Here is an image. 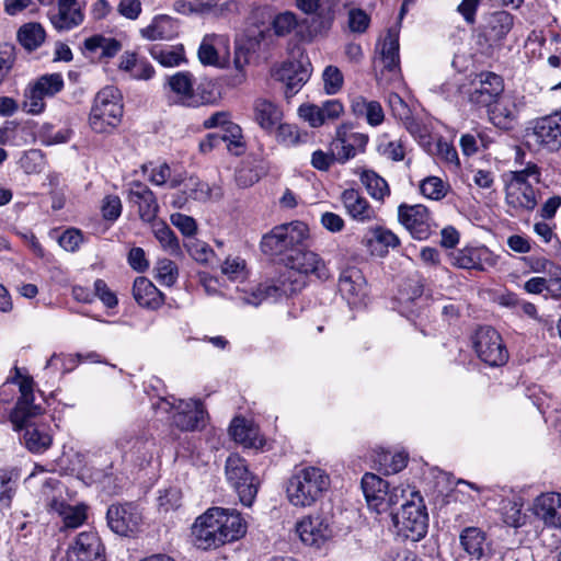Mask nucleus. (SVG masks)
Listing matches in <instances>:
<instances>
[{
  "mask_svg": "<svg viewBox=\"0 0 561 561\" xmlns=\"http://www.w3.org/2000/svg\"><path fill=\"white\" fill-rule=\"evenodd\" d=\"M153 234L160 245L172 255L181 253L179 239L174 231L164 222H160L153 227Z\"/></svg>",
  "mask_w": 561,
  "mask_h": 561,
  "instance_id": "37998d69",
  "label": "nucleus"
},
{
  "mask_svg": "<svg viewBox=\"0 0 561 561\" xmlns=\"http://www.w3.org/2000/svg\"><path fill=\"white\" fill-rule=\"evenodd\" d=\"M16 38L27 51H34L44 44L46 31L41 23L28 22L18 30Z\"/></svg>",
  "mask_w": 561,
  "mask_h": 561,
  "instance_id": "f704fd0d",
  "label": "nucleus"
},
{
  "mask_svg": "<svg viewBox=\"0 0 561 561\" xmlns=\"http://www.w3.org/2000/svg\"><path fill=\"white\" fill-rule=\"evenodd\" d=\"M149 51L151 57L164 67H175L185 61L184 48L182 45H152Z\"/></svg>",
  "mask_w": 561,
  "mask_h": 561,
  "instance_id": "e433bc0d",
  "label": "nucleus"
},
{
  "mask_svg": "<svg viewBox=\"0 0 561 561\" xmlns=\"http://www.w3.org/2000/svg\"><path fill=\"white\" fill-rule=\"evenodd\" d=\"M341 201L350 217L358 222H369L377 218L375 209L357 190H345Z\"/></svg>",
  "mask_w": 561,
  "mask_h": 561,
  "instance_id": "a878e982",
  "label": "nucleus"
},
{
  "mask_svg": "<svg viewBox=\"0 0 561 561\" xmlns=\"http://www.w3.org/2000/svg\"><path fill=\"white\" fill-rule=\"evenodd\" d=\"M459 540L466 553L476 560L483 558L489 549L486 534L479 527H466L460 533Z\"/></svg>",
  "mask_w": 561,
  "mask_h": 561,
  "instance_id": "7c9ffc66",
  "label": "nucleus"
},
{
  "mask_svg": "<svg viewBox=\"0 0 561 561\" xmlns=\"http://www.w3.org/2000/svg\"><path fill=\"white\" fill-rule=\"evenodd\" d=\"M369 16L362 9H353L348 13V25L353 32L364 33L369 25Z\"/></svg>",
  "mask_w": 561,
  "mask_h": 561,
  "instance_id": "338daca9",
  "label": "nucleus"
},
{
  "mask_svg": "<svg viewBox=\"0 0 561 561\" xmlns=\"http://www.w3.org/2000/svg\"><path fill=\"white\" fill-rule=\"evenodd\" d=\"M215 35H206L198 48V59L203 65L216 66L219 62L218 51L214 46Z\"/></svg>",
  "mask_w": 561,
  "mask_h": 561,
  "instance_id": "8fccbe9b",
  "label": "nucleus"
},
{
  "mask_svg": "<svg viewBox=\"0 0 561 561\" xmlns=\"http://www.w3.org/2000/svg\"><path fill=\"white\" fill-rule=\"evenodd\" d=\"M360 182L366 187L368 194L377 201H383V198L390 194L387 181L375 171H363Z\"/></svg>",
  "mask_w": 561,
  "mask_h": 561,
  "instance_id": "ea45409f",
  "label": "nucleus"
},
{
  "mask_svg": "<svg viewBox=\"0 0 561 561\" xmlns=\"http://www.w3.org/2000/svg\"><path fill=\"white\" fill-rule=\"evenodd\" d=\"M505 204L511 216L531 213L538 205L537 193L531 187L505 186Z\"/></svg>",
  "mask_w": 561,
  "mask_h": 561,
  "instance_id": "b1692460",
  "label": "nucleus"
},
{
  "mask_svg": "<svg viewBox=\"0 0 561 561\" xmlns=\"http://www.w3.org/2000/svg\"><path fill=\"white\" fill-rule=\"evenodd\" d=\"M360 484L368 506L378 514L392 510L405 492L399 486L390 490L388 481L370 472L363 476Z\"/></svg>",
  "mask_w": 561,
  "mask_h": 561,
  "instance_id": "0eeeda50",
  "label": "nucleus"
},
{
  "mask_svg": "<svg viewBox=\"0 0 561 561\" xmlns=\"http://www.w3.org/2000/svg\"><path fill=\"white\" fill-rule=\"evenodd\" d=\"M194 77L190 71H179L167 79L170 90L178 96V103L187 107H198L213 101L211 93L194 91ZM199 91V88L197 89Z\"/></svg>",
  "mask_w": 561,
  "mask_h": 561,
  "instance_id": "4468645a",
  "label": "nucleus"
},
{
  "mask_svg": "<svg viewBox=\"0 0 561 561\" xmlns=\"http://www.w3.org/2000/svg\"><path fill=\"white\" fill-rule=\"evenodd\" d=\"M102 216L105 220L115 221L122 214V202L117 195H107L102 203Z\"/></svg>",
  "mask_w": 561,
  "mask_h": 561,
  "instance_id": "13d9d810",
  "label": "nucleus"
},
{
  "mask_svg": "<svg viewBox=\"0 0 561 561\" xmlns=\"http://www.w3.org/2000/svg\"><path fill=\"white\" fill-rule=\"evenodd\" d=\"M127 202L137 210L145 222H152L159 213V204L154 193L142 182L133 181L128 184Z\"/></svg>",
  "mask_w": 561,
  "mask_h": 561,
  "instance_id": "f3484780",
  "label": "nucleus"
},
{
  "mask_svg": "<svg viewBox=\"0 0 561 561\" xmlns=\"http://www.w3.org/2000/svg\"><path fill=\"white\" fill-rule=\"evenodd\" d=\"M25 101L23 103V110L30 114H39L44 111L45 102L44 98L45 95L43 93H39V91L36 90L33 85H30L25 90Z\"/></svg>",
  "mask_w": 561,
  "mask_h": 561,
  "instance_id": "864d4df0",
  "label": "nucleus"
},
{
  "mask_svg": "<svg viewBox=\"0 0 561 561\" xmlns=\"http://www.w3.org/2000/svg\"><path fill=\"white\" fill-rule=\"evenodd\" d=\"M534 513L546 526L561 530V493L548 492L537 496Z\"/></svg>",
  "mask_w": 561,
  "mask_h": 561,
  "instance_id": "5701e85b",
  "label": "nucleus"
},
{
  "mask_svg": "<svg viewBox=\"0 0 561 561\" xmlns=\"http://www.w3.org/2000/svg\"><path fill=\"white\" fill-rule=\"evenodd\" d=\"M296 531L305 545L316 548L322 547L333 535L329 518L319 513L304 516L297 522Z\"/></svg>",
  "mask_w": 561,
  "mask_h": 561,
  "instance_id": "2eb2a0df",
  "label": "nucleus"
},
{
  "mask_svg": "<svg viewBox=\"0 0 561 561\" xmlns=\"http://www.w3.org/2000/svg\"><path fill=\"white\" fill-rule=\"evenodd\" d=\"M60 515L66 528H77L87 519V507L84 505L61 506Z\"/></svg>",
  "mask_w": 561,
  "mask_h": 561,
  "instance_id": "de8ad7c7",
  "label": "nucleus"
},
{
  "mask_svg": "<svg viewBox=\"0 0 561 561\" xmlns=\"http://www.w3.org/2000/svg\"><path fill=\"white\" fill-rule=\"evenodd\" d=\"M339 290L348 304H357L366 294V279L355 266L344 268L339 277Z\"/></svg>",
  "mask_w": 561,
  "mask_h": 561,
  "instance_id": "393cba45",
  "label": "nucleus"
},
{
  "mask_svg": "<svg viewBox=\"0 0 561 561\" xmlns=\"http://www.w3.org/2000/svg\"><path fill=\"white\" fill-rule=\"evenodd\" d=\"M32 85L45 96H54L64 89L65 83L62 76L55 72L41 76Z\"/></svg>",
  "mask_w": 561,
  "mask_h": 561,
  "instance_id": "a18cd8bd",
  "label": "nucleus"
},
{
  "mask_svg": "<svg viewBox=\"0 0 561 561\" xmlns=\"http://www.w3.org/2000/svg\"><path fill=\"white\" fill-rule=\"evenodd\" d=\"M299 115L312 127H319L325 123L321 107L318 105H301L299 107Z\"/></svg>",
  "mask_w": 561,
  "mask_h": 561,
  "instance_id": "052dcab7",
  "label": "nucleus"
},
{
  "mask_svg": "<svg viewBox=\"0 0 561 561\" xmlns=\"http://www.w3.org/2000/svg\"><path fill=\"white\" fill-rule=\"evenodd\" d=\"M520 499H505L501 502V514L503 522L514 528L522 527L526 523V514L522 512Z\"/></svg>",
  "mask_w": 561,
  "mask_h": 561,
  "instance_id": "58836bf2",
  "label": "nucleus"
},
{
  "mask_svg": "<svg viewBox=\"0 0 561 561\" xmlns=\"http://www.w3.org/2000/svg\"><path fill=\"white\" fill-rule=\"evenodd\" d=\"M186 248L190 255L197 262H207L213 254L211 249L206 243L197 240L187 243Z\"/></svg>",
  "mask_w": 561,
  "mask_h": 561,
  "instance_id": "774afa93",
  "label": "nucleus"
},
{
  "mask_svg": "<svg viewBox=\"0 0 561 561\" xmlns=\"http://www.w3.org/2000/svg\"><path fill=\"white\" fill-rule=\"evenodd\" d=\"M84 48L91 53L101 49V57L112 58L122 49V44L116 38L93 35L84 41Z\"/></svg>",
  "mask_w": 561,
  "mask_h": 561,
  "instance_id": "4c0bfd02",
  "label": "nucleus"
},
{
  "mask_svg": "<svg viewBox=\"0 0 561 561\" xmlns=\"http://www.w3.org/2000/svg\"><path fill=\"white\" fill-rule=\"evenodd\" d=\"M477 356L491 367H500L508 360V351L500 333L491 327H480L472 336Z\"/></svg>",
  "mask_w": 561,
  "mask_h": 561,
  "instance_id": "9b49d317",
  "label": "nucleus"
},
{
  "mask_svg": "<svg viewBox=\"0 0 561 561\" xmlns=\"http://www.w3.org/2000/svg\"><path fill=\"white\" fill-rule=\"evenodd\" d=\"M144 38L149 41L172 39L179 33V24L175 19L168 15H159L150 25L140 30Z\"/></svg>",
  "mask_w": 561,
  "mask_h": 561,
  "instance_id": "2f4dec72",
  "label": "nucleus"
},
{
  "mask_svg": "<svg viewBox=\"0 0 561 561\" xmlns=\"http://www.w3.org/2000/svg\"><path fill=\"white\" fill-rule=\"evenodd\" d=\"M254 119L264 130L271 131L279 124L283 112L272 101L257 99L253 105Z\"/></svg>",
  "mask_w": 561,
  "mask_h": 561,
  "instance_id": "473e14b6",
  "label": "nucleus"
},
{
  "mask_svg": "<svg viewBox=\"0 0 561 561\" xmlns=\"http://www.w3.org/2000/svg\"><path fill=\"white\" fill-rule=\"evenodd\" d=\"M171 222L175 226L184 236L191 237L195 234L197 230L196 221L193 217L184 214H172Z\"/></svg>",
  "mask_w": 561,
  "mask_h": 561,
  "instance_id": "e2e57ef3",
  "label": "nucleus"
},
{
  "mask_svg": "<svg viewBox=\"0 0 561 561\" xmlns=\"http://www.w3.org/2000/svg\"><path fill=\"white\" fill-rule=\"evenodd\" d=\"M106 519L108 527L119 536H131L141 524V515L130 504H113L107 508Z\"/></svg>",
  "mask_w": 561,
  "mask_h": 561,
  "instance_id": "a211bd4d",
  "label": "nucleus"
},
{
  "mask_svg": "<svg viewBox=\"0 0 561 561\" xmlns=\"http://www.w3.org/2000/svg\"><path fill=\"white\" fill-rule=\"evenodd\" d=\"M93 295L98 296L107 308H114L118 304L116 295L108 288L103 279L99 278L94 282Z\"/></svg>",
  "mask_w": 561,
  "mask_h": 561,
  "instance_id": "0e129e2a",
  "label": "nucleus"
},
{
  "mask_svg": "<svg viewBox=\"0 0 561 561\" xmlns=\"http://www.w3.org/2000/svg\"><path fill=\"white\" fill-rule=\"evenodd\" d=\"M322 78L324 83V91L328 94H335L343 87V75L341 70L335 66H328L323 71Z\"/></svg>",
  "mask_w": 561,
  "mask_h": 561,
  "instance_id": "603ef678",
  "label": "nucleus"
},
{
  "mask_svg": "<svg viewBox=\"0 0 561 561\" xmlns=\"http://www.w3.org/2000/svg\"><path fill=\"white\" fill-rule=\"evenodd\" d=\"M47 16L59 33L71 31L84 21V13L78 5V0H57V7L50 9Z\"/></svg>",
  "mask_w": 561,
  "mask_h": 561,
  "instance_id": "aec40b11",
  "label": "nucleus"
},
{
  "mask_svg": "<svg viewBox=\"0 0 561 561\" xmlns=\"http://www.w3.org/2000/svg\"><path fill=\"white\" fill-rule=\"evenodd\" d=\"M183 186V188L175 193L172 198V206L175 208H184L190 199L197 202H207L211 195V188L198 178L190 175L183 176L181 174L173 176L170 182L171 188Z\"/></svg>",
  "mask_w": 561,
  "mask_h": 561,
  "instance_id": "dca6fc26",
  "label": "nucleus"
},
{
  "mask_svg": "<svg viewBox=\"0 0 561 561\" xmlns=\"http://www.w3.org/2000/svg\"><path fill=\"white\" fill-rule=\"evenodd\" d=\"M119 91L107 85L99 91L90 111L89 124L95 133H111L118 126L123 116Z\"/></svg>",
  "mask_w": 561,
  "mask_h": 561,
  "instance_id": "39448f33",
  "label": "nucleus"
},
{
  "mask_svg": "<svg viewBox=\"0 0 561 561\" xmlns=\"http://www.w3.org/2000/svg\"><path fill=\"white\" fill-rule=\"evenodd\" d=\"M286 271L273 283L257 285L250 294L242 297L244 304L259 306L270 298L277 299L290 296L301 290L306 285V276L313 275L321 282L331 277L324 261L314 252L306 250L302 245L291 250L288 256L282 259Z\"/></svg>",
  "mask_w": 561,
  "mask_h": 561,
  "instance_id": "f257e3e1",
  "label": "nucleus"
},
{
  "mask_svg": "<svg viewBox=\"0 0 561 561\" xmlns=\"http://www.w3.org/2000/svg\"><path fill=\"white\" fill-rule=\"evenodd\" d=\"M68 561H105V548L94 531L80 533L67 551Z\"/></svg>",
  "mask_w": 561,
  "mask_h": 561,
  "instance_id": "6ab92c4d",
  "label": "nucleus"
},
{
  "mask_svg": "<svg viewBox=\"0 0 561 561\" xmlns=\"http://www.w3.org/2000/svg\"><path fill=\"white\" fill-rule=\"evenodd\" d=\"M127 262L129 266L138 273H144L149 268V261L146 257V253L144 249L139 247H134L129 250Z\"/></svg>",
  "mask_w": 561,
  "mask_h": 561,
  "instance_id": "680f3d73",
  "label": "nucleus"
},
{
  "mask_svg": "<svg viewBox=\"0 0 561 561\" xmlns=\"http://www.w3.org/2000/svg\"><path fill=\"white\" fill-rule=\"evenodd\" d=\"M83 242V234L79 229L69 228L58 238L59 245L69 252H76Z\"/></svg>",
  "mask_w": 561,
  "mask_h": 561,
  "instance_id": "6e6d98bb",
  "label": "nucleus"
},
{
  "mask_svg": "<svg viewBox=\"0 0 561 561\" xmlns=\"http://www.w3.org/2000/svg\"><path fill=\"white\" fill-rule=\"evenodd\" d=\"M388 103L394 117L399 118L400 121L410 119L411 110L399 94L390 93Z\"/></svg>",
  "mask_w": 561,
  "mask_h": 561,
  "instance_id": "69168bd1",
  "label": "nucleus"
},
{
  "mask_svg": "<svg viewBox=\"0 0 561 561\" xmlns=\"http://www.w3.org/2000/svg\"><path fill=\"white\" fill-rule=\"evenodd\" d=\"M16 60L15 47L11 44L0 45V85L9 77Z\"/></svg>",
  "mask_w": 561,
  "mask_h": 561,
  "instance_id": "09e8293b",
  "label": "nucleus"
},
{
  "mask_svg": "<svg viewBox=\"0 0 561 561\" xmlns=\"http://www.w3.org/2000/svg\"><path fill=\"white\" fill-rule=\"evenodd\" d=\"M526 137L538 150L551 153L561 150V111L531 121Z\"/></svg>",
  "mask_w": 561,
  "mask_h": 561,
  "instance_id": "6e6552de",
  "label": "nucleus"
},
{
  "mask_svg": "<svg viewBox=\"0 0 561 561\" xmlns=\"http://www.w3.org/2000/svg\"><path fill=\"white\" fill-rule=\"evenodd\" d=\"M21 396L9 414L15 432H22L21 443L32 454H44L53 444V436L45 425L36 424L32 419L43 413V408L34 403V381L31 376H22L15 368Z\"/></svg>",
  "mask_w": 561,
  "mask_h": 561,
  "instance_id": "f03ea898",
  "label": "nucleus"
},
{
  "mask_svg": "<svg viewBox=\"0 0 561 561\" xmlns=\"http://www.w3.org/2000/svg\"><path fill=\"white\" fill-rule=\"evenodd\" d=\"M308 237V226L302 221H291L274 227L261 240L264 254L278 256L279 261L288 256L291 250L302 245Z\"/></svg>",
  "mask_w": 561,
  "mask_h": 561,
  "instance_id": "423d86ee",
  "label": "nucleus"
},
{
  "mask_svg": "<svg viewBox=\"0 0 561 561\" xmlns=\"http://www.w3.org/2000/svg\"><path fill=\"white\" fill-rule=\"evenodd\" d=\"M448 187L442 179L428 176L421 182L420 191L425 197L439 201L446 196Z\"/></svg>",
  "mask_w": 561,
  "mask_h": 561,
  "instance_id": "49530a36",
  "label": "nucleus"
},
{
  "mask_svg": "<svg viewBox=\"0 0 561 561\" xmlns=\"http://www.w3.org/2000/svg\"><path fill=\"white\" fill-rule=\"evenodd\" d=\"M380 59L388 71H393L399 67V35L393 30L387 32L381 43Z\"/></svg>",
  "mask_w": 561,
  "mask_h": 561,
  "instance_id": "c9c22d12",
  "label": "nucleus"
},
{
  "mask_svg": "<svg viewBox=\"0 0 561 561\" xmlns=\"http://www.w3.org/2000/svg\"><path fill=\"white\" fill-rule=\"evenodd\" d=\"M330 477L321 468L306 467L296 471L288 480L286 495L296 507H310L317 503L330 488Z\"/></svg>",
  "mask_w": 561,
  "mask_h": 561,
  "instance_id": "20e7f679",
  "label": "nucleus"
},
{
  "mask_svg": "<svg viewBox=\"0 0 561 561\" xmlns=\"http://www.w3.org/2000/svg\"><path fill=\"white\" fill-rule=\"evenodd\" d=\"M297 25L296 16L291 12L278 14L273 21V28L276 35L285 36Z\"/></svg>",
  "mask_w": 561,
  "mask_h": 561,
  "instance_id": "bf43d9fd",
  "label": "nucleus"
},
{
  "mask_svg": "<svg viewBox=\"0 0 561 561\" xmlns=\"http://www.w3.org/2000/svg\"><path fill=\"white\" fill-rule=\"evenodd\" d=\"M219 140L227 142V149L236 156L241 154L244 150L242 130L240 126L234 123H228L227 126L224 127V134L221 136L216 134L209 135L207 141L201 142V150L204 152L210 150Z\"/></svg>",
  "mask_w": 561,
  "mask_h": 561,
  "instance_id": "c756f323",
  "label": "nucleus"
},
{
  "mask_svg": "<svg viewBox=\"0 0 561 561\" xmlns=\"http://www.w3.org/2000/svg\"><path fill=\"white\" fill-rule=\"evenodd\" d=\"M490 252L486 248H465L450 254L453 265L466 270H483Z\"/></svg>",
  "mask_w": 561,
  "mask_h": 561,
  "instance_id": "72a5a7b5",
  "label": "nucleus"
},
{
  "mask_svg": "<svg viewBox=\"0 0 561 561\" xmlns=\"http://www.w3.org/2000/svg\"><path fill=\"white\" fill-rule=\"evenodd\" d=\"M276 138L283 145L294 146L300 142V133L296 125L278 124Z\"/></svg>",
  "mask_w": 561,
  "mask_h": 561,
  "instance_id": "4d7b16f0",
  "label": "nucleus"
},
{
  "mask_svg": "<svg viewBox=\"0 0 561 561\" xmlns=\"http://www.w3.org/2000/svg\"><path fill=\"white\" fill-rule=\"evenodd\" d=\"M133 296L139 306L151 310H157L164 302V295L144 276L136 277Z\"/></svg>",
  "mask_w": 561,
  "mask_h": 561,
  "instance_id": "cd10ccee",
  "label": "nucleus"
},
{
  "mask_svg": "<svg viewBox=\"0 0 561 561\" xmlns=\"http://www.w3.org/2000/svg\"><path fill=\"white\" fill-rule=\"evenodd\" d=\"M277 78L285 83L284 94L286 99L293 98L309 79V71L300 64H285L276 73Z\"/></svg>",
  "mask_w": 561,
  "mask_h": 561,
  "instance_id": "c85d7f7f",
  "label": "nucleus"
},
{
  "mask_svg": "<svg viewBox=\"0 0 561 561\" xmlns=\"http://www.w3.org/2000/svg\"><path fill=\"white\" fill-rule=\"evenodd\" d=\"M514 24L513 15L506 11H495L484 19L479 41L484 39L489 47L500 45Z\"/></svg>",
  "mask_w": 561,
  "mask_h": 561,
  "instance_id": "4be33fe9",
  "label": "nucleus"
},
{
  "mask_svg": "<svg viewBox=\"0 0 561 561\" xmlns=\"http://www.w3.org/2000/svg\"><path fill=\"white\" fill-rule=\"evenodd\" d=\"M364 242L367 247L373 248L375 243L381 245L386 250L388 248H397L400 245V240L391 230L377 226L370 228L364 237Z\"/></svg>",
  "mask_w": 561,
  "mask_h": 561,
  "instance_id": "79ce46f5",
  "label": "nucleus"
},
{
  "mask_svg": "<svg viewBox=\"0 0 561 561\" xmlns=\"http://www.w3.org/2000/svg\"><path fill=\"white\" fill-rule=\"evenodd\" d=\"M488 114L495 127L508 131L518 124L519 108L515 101L500 98L488 108Z\"/></svg>",
  "mask_w": 561,
  "mask_h": 561,
  "instance_id": "bb28decb",
  "label": "nucleus"
},
{
  "mask_svg": "<svg viewBox=\"0 0 561 561\" xmlns=\"http://www.w3.org/2000/svg\"><path fill=\"white\" fill-rule=\"evenodd\" d=\"M230 435L232 438L248 448L256 446L257 431L249 425L243 417H234L230 425Z\"/></svg>",
  "mask_w": 561,
  "mask_h": 561,
  "instance_id": "a19ab883",
  "label": "nucleus"
},
{
  "mask_svg": "<svg viewBox=\"0 0 561 561\" xmlns=\"http://www.w3.org/2000/svg\"><path fill=\"white\" fill-rule=\"evenodd\" d=\"M331 150L335 154V160L339 163H345L351 158L356 156L355 145L346 136L345 131L337 129L336 138L331 142Z\"/></svg>",
  "mask_w": 561,
  "mask_h": 561,
  "instance_id": "c03bdc74",
  "label": "nucleus"
},
{
  "mask_svg": "<svg viewBox=\"0 0 561 561\" xmlns=\"http://www.w3.org/2000/svg\"><path fill=\"white\" fill-rule=\"evenodd\" d=\"M226 477L244 506H251L259 490L257 479L249 471L247 461L238 454L226 460Z\"/></svg>",
  "mask_w": 561,
  "mask_h": 561,
  "instance_id": "1a4fd4ad",
  "label": "nucleus"
},
{
  "mask_svg": "<svg viewBox=\"0 0 561 561\" xmlns=\"http://www.w3.org/2000/svg\"><path fill=\"white\" fill-rule=\"evenodd\" d=\"M504 82L494 72H482L479 80L466 91L467 100L474 108H490L502 95Z\"/></svg>",
  "mask_w": 561,
  "mask_h": 561,
  "instance_id": "ddd939ff",
  "label": "nucleus"
},
{
  "mask_svg": "<svg viewBox=\"0 0 561 561\" xmlns=\"http://www.w3.org/2000/svg\"><path fill=\"white\" fill-rule=\"evenodd\" d=\"M393 523L404 537L412 541L422 539L427 533L428 516L422 499L419 503L407 501L397 513L390 512Z\"/></svg>",
  "mask_w": 561,
  "mask_h": 561,
  "instance_id": "9d476101",
  "label": "nucleus"
},
{
  "mask_svg": "<svg viewBox=\"0 0 561 561\" xmlns=\"http://www.w3.org/2000/svg\"><path fill=\"white\" fill-rule=\"evenodd\" d=\"M152 407L167 413L176 409L173 415V423L181 431H194L205 424L206 411L199 400H191L188 402L179 400V404L175 405V402L160 398L157 402L152 403Z\"/></svg>",
  "mask_w": 561,
  "mask_h": 561,
  "instance_id": "f8f14e48",
  "label": "nucleus"
},
{
  "mask_svg": "<svg viewBox=\"0 0 561 561\" xmlns=\"http://www.w3.org/2000/svg\"><path fill=\"white\" fill-rule=\"evenodd\" d=\"M157 278L167 286H172L178 278L176 264L168 259L159 260L156 265Z\"/></svg>",
  "mask_w": 561,
  "mask_h": 561,
  "instance_id": "3c124183",
  "label": "nucleus"
},
{
  "mask_svg": "<svg viewBox=\"0 0 561 561\" xmlns=\"http://www.w3.org/2000/svg\"><path fill=\"white\" fill-rule=\"evenodd\" d=\"M398 218L413 238L424 240L431 234L430 215L425 206L401 204Z\"/></svg>",
  "mask_w": 561,
  "mask_h": 561,
  "instance_id": "412c9836",
  "label": "nucleus"
},
{
  "mask_svg": "<svg viewBox=\"0 0 561 561\" xmlns=\"http://www.w3.org/2000/svg\"><path fill=\"white\" fill-rule=\"evenodd\" d=\"M16 491V480H13L8 473L0 476V505L10 507Z\"/></svg>",
  "mask_w": 561,
  "mask_h": 561,
  "instance_id": "5fc2aeb1",
  "label": "nucleus"
},
{
  "mask_svg": "<svg viewBox=\"0 0 561 561\" xmlns=\"http://www.w3.org/2000/svg\"><path fill=\"white\" fill-rule=\"evenodd\" d=\"M247 524L240 513L222 507H210L199 515L191 528L192 541L202 550L217 549L240 539Z\"/></svg>",
  "mask_w": 561,
  "mask_h": 561,
  "instance_id": "7ed1b4c3",
  "label": "nucleus"
}]
</instances>
